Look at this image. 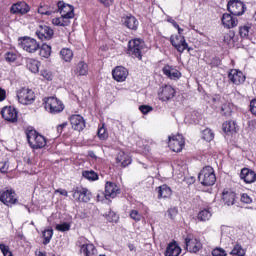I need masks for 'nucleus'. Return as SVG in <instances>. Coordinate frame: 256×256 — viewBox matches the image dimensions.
Here are the masks:
<instances>
[{
    "mask_svg": "<svg viewBox=\"0 0 256 256\" xmlns=\"http://www.w3.org/2000/svg\"><path fill=\"white\" fill-rule=\"evenodd\" d=\"M15 191L13 190H2L0 191V201L9 207V205H15L17 198L15 197Z\"/></svg>",
    "mask_w": 256,
    "mask_h": 256,
    "instance_id": "obj_14",
    "label": "nucleus"
},
{
    "mask_svg": "<svg viewBox=\"0 0 256 256\" xmlns=\"http://www.w3.org/2000/svg\"><path fill=\"white\" fill-rule=\"evenodd\" d=\"M212 256H227V252L223 248H215L212 250Z\"/></svg>",
    "mask_w": 256,
    "mask_h": 256,
    "instance_id": "obj_49",
    "label": "nucleus"
},
{
    "mask_svg": "<svg viewBox=\"0 0 256 256\" xmlns=\"http://www.w3.org/2000/svg\"><path fill=\"white\" fill-rule=\"evenodd\" d=\"M211 216V211H209V209H204L198 213L197 217L199 221H209Z\"/></svg>",
    "mask_w": 256,
    "mask_h": 256,
    "instance_id": "obj_39",
    "label": "nucleus"
},
{
    "mask_svg": "<svg viewBox=\"0 0 256 256\" xmlns=\"http://www.w3.org/2000/svg\"><path fill=\"white\" fill-rule=\"evenodd\" d=\"M29 11H31V7H29V4L26 2H17L10 8L12 15H27Z\"/></svg>",
    "mask_w": 256,
    "mask_h": 256,
    "instance_id": "obj_15",
    "label": "nucleus"
},
{
    "mask_svg": "<svg viewBox=\"0 0 256 256\" xmlns=\"http://www.w3.org/2000/svg\"><path fill=\"white\" fill-rule=\"evenodd\" d=\"M70 123L75 131H83L85 129V119L79 114L72 115L70 117Z\"/></svg>",
    "mask_w": 256,
    "mask_h": 256,
    "instance_id": "obj_21",
    "label": "nucleus"
},
{
    "mask_svg": "<svg viewBox=\"0 0 256 256\" xmlns=\"http://www.w3.org/2000/svg\"><path fill=\"white\" fill-rule=\"evenodd\" d=\"M235 198V192H223L222 199L228 207H230V205H235Z\"/></svg>",
    "mask_w": 256,
    "mask_h": 256,
    "instance_id": "obj_31",
    "label": "nucleus"
},
{
    "mask_svg": "<svg viewBox=\"0 0 256 256\" xmlns=\"http://www.w3.org/2000/svg\"><path fill=\"white\" fill-rule=\"evenodd\" d=\"M170 43L175 47L178 53H183L185 49H188V51H191V48H189V44H187V41H185V36H182V35L171 36Z\"/></svg>",
    "mask_w": 256,
    "mask_h": 256,
    "instance_id": "obj_11",
    "label": "nucleus"
},
{
    "mask_svg": "<svg viewBox=\"0 0 256 256\" xmlns=\"http://www.w3.org/2000/svg\"><path fill=\"white\" fill-rule=\"evenodd\" d=\"M119 193H121V190L117 184L113 182H106L104 194L106 199H109V197L111 199H115Z\"/></svg>",
    "mask_w": 256,
    "mask_h": 256,
    "instance_id": "obj_18",
    "label": "nucleus"
},
{
    "mask_svg": "<svg viewBox=\"0 0 256 256\" xmlns=\"http://www.w3.org/2000/svg\"><path fill=\"white\" fill-rule=\"evenodd\" d=\"M20 46L23 48L24 51L27 53H35L39 51L40 45L37 40L31 37H24L20 42Z\"/></svg>",
    "mask_w": 256,
    "mask_h": 256,
    "instance_id": "obj_9",
    "label": "nucleus"
},
{
    "mask_svg": "<svg viewBox=\"0 0 256 256\" xmlns=\"http://www.w3.org/2000/svg\"><path fill=\"white\" fill-rule=\"evenodd\" d=\"M97 135L102 141H105V139H107L108 134L107 129H105V124H102V126L98 128Z\"/></svg>",
    "mask_w": 256,
    "mask_h": 256,
    "instance_id": "obj_43",
    "label": "nucleus"
},
{
    "mask_svg": "<svg viewBox=\"0 0 256 256\" xmlns=\"http://www.w3.org/2000/svg\"><path fill=\"white\" fill-rule=\"evenodd\" d=\"M177 213H178V210L176 207L170 208L168 210V217H170L171 219H175V217H177Z\"/></svg>",
    "mask_w": 256,
    "mask_h": 256,
    "instance_id": "obj_56",
    "label": "nucleus"
},
{
    "mask_svg": "<svg viewBox=\"0 0 256 256\" xmlns=\"http://www.w3.org/2000/svg\"><path fill=\"white\" fill-rule=\"evenodd\" d=\"M237 127L235 121H226L223 123V131L224 133H233L236 131Z\"/></svg>",
    "mask_w": 256,
    "mask_h": 256,
    "instance_id": "obj_36",
    "label": "nucleus"
},
{
    "mask_svg": "<svg viewBox=\"0 0 256 256\" xmlns=\"http://www.w3.org/2000/svg\"><path fill=\"white\" fill-rule=\"evenodd\" d=\"M234 38H235V31L229 30V32L224 35L223 41L224 43H226V45H230V43L233 41Z\"/></svg>",
    "mask_w": 256,
    "mask_h": 256,
    "instance_id": "obj_44",
    "label": "nucleus"
},
{
    "mask_svg": "<svg viewBox=\"0 0 256 256\" xmlns=\"http://www.w3.org/2000/svg\"><path fill=\"white\" fill-rule=\"evenodd\" d=\"M17 97L22 105H31L35 101V92L29 88H22L17 92Z\"/></svg>",
    "mask_w": 256,
    "mask_h": 256,
    "instance_id": "obj_6",
    "label": "nucleus"
},
{
    "mask_svg": "<svg viewBox=\"0 0 256 256\" xmlns=\"http://www.w3.org/2000/svg\"><path fill=\"white\" fill-rule=\"evenodd\" d=\"M7 93L5 92L4 89L0 88V101H5Z\"/></svg>",
    "mask_w": 256,
    "mask_h": 256,
    "instance_id": "obj_63",
    "label": "nucleus"
},
{
    "mask_svg": "<svg viewBox=\"0 0 256 256\" xmlns=\"http://www.w3.org/2000/svg\"><path fill=\"white\" fill-rule=\"evenodd\" d=\"M38 13H40V15H53V13H55V11H52L49 9V6L44 5V6H40L38 8Z\"/></svg>",
    "mask_w": 256,
    "mask_h": 256,
    "instance_id": "obj_45",
    "label": "nucleus"
},
{
    "mask_svg": "<svg viewBox=\"0 0 256 256\" xmlns=\"http://www.w3.org/2000/svg\"><path fill=\"white\" fill-rule=\"evenodd\" d=\"M130 217L134 221H141V214H139V211H137V210H132L130 212Z\"/></svg>",
    "mask_w": 256,
    "mask_h": 256,
    "instance_id": "obj_52",
    "label": "nucleus"
},
{
    "mask_svg": "<svg viewBox=\"0 0 256 256\" xmlns=\"http://www.w3.org/2000/svg\"><path fill=\"white\" fill-rule=\"evenodd\" d=\"M171 188L167 185H162L158 188V197L159 199H167L171 197Z\"/></svg>",
    "mask_w": 256,
    "mask_h": 256,
    "instance_id": "obj_32",
    "label": "nucleus"
},
{
    "mask_svg": "<svg viewBox=\"0 0 256 256\" xmlns=\"http://www.w3.org/2000/svg\"><path fill=\"white\" fill-rule=\"evenodd\" d=\"M240 179H242L244 183H255L256 173L249 168H243L240 173Z\"/></svg>",
    "mask_w": 256,
    "mask_h": 256,
    "instance_id": "obj_22",
    "label": "nucleus"
},
{
    "mask_svg": "<svg viewBox=\"0 0 256 256\" xmlns=\"http://www.w3.org/2000/svg\"><path fill=\"white\" fill-rule=\"evenodd\" d=\"M230 255L245 256V249L240 244H235Z\"/></svg>",
    "mask_w": 256,
    "mask_h": 256,
    "instance_id": "obj_41",
    "label": "nucleus"
},
{
    "mask_svg": "<svg viewBox=\"0 0 256 256\" xmlns=\"http://www.w3.org/2000/svg\"><path fill=\"white\" fill-rule=\"evenodd\" d=\"M249 29H251L249 26H242L239 28V34L242 39H247L249 37Z\"/></svg>",
    "mask_w": 256,
    "mask_h": 256,
    "instance_id": "obj_46",
    "label": "nucleus"
},
{
    "mask_svg": "<svg viewBox=\"0 0 256 256\" xmlns=\"http://www.w3.org/2000/svg\"><path fill=\"white\" fill-rule=\"evenodd\" d=\"M175 97V88L171 85L162 86L158 91L160 101H171Z\"/></svg>",
    "mask_w": 256,
    "mask_h": 256,
    "instance_id": "obj_12",
    "label": "nucleus"
},
{
    "mask_svg": "<svg viewBox=\"0 0 256 256\" xmlns=\"http://www.w3.org/2000/svg\"><path fill=\"white\" fill-rule=\"evenodd\" d=\"M80 254L82 256H97V248L93 244H82Z\"/></svg>",
    "mask_w": 256,
    "mask_h": 256,
    "instance_id": "obj_25",
    "label": "nucleus"
},
{
    "mask_svg": "<svg viewBox=\"0 0 256 256\" xmlns=\"http://www.w3.org/2000/svg\"><path fill=\"white\" fill-rule=\"evenodd\" d=\"M221 111L225 117H231L233 113V104L225 103L221 107Z\"/></svg>",
    "mask_w": 256,
    "mask_h": 256,
    "instance_id": "obj_40",
    "label": "nucleus"
},
{
    "mask_svg": "<svg viewBox=\"0 0 256 256\" xmlns=\"http://www.w3.org/2000/svg\"><path fill=\"white\" fill-rule=\"evenodd\" d=\"M70 229H71V225L67 222L56 225V231L65 232V231H69Z\"/></svg>",
    "mask_w": 256,
    "mask_h": 256,
    "instance_id": "obj_47",
    "label": "nucleus"
},
{
    "mask_svg": "<svg viewBox=\"0 0 256 256\" xmlns=\"http://www.w3.org/2000/svg\"><path fill=\"white\" fill-rule=\"evenodd\" d=\"M0 251L4 256H13V253H11V250H9V246L5 244H0Z\"/></svg>",
    "mask_w": 256,
    "mask_h": 256,
    "instance_id": "obj_48",
    "label": "nucleus"
},
{
    "mask_svg": "<svg viewBox=\"0 0 256 256\" xmlns=\"http://www.w3.org/2000/svg\"><path fill=\"white\" fill-rule=\"evenodd\" d=\"M128 75L129 71H127L123 66H118L112 71L113 79L119 83H123V81L127 79Z\"/></svg>",
    "mask_w": 256,
    "mask_h": 256,
    "instance_id": "obj_20",
    "label": "nucleus"
},
{
    "mask_svg": "<svg viewBox=\"0 0 256 256\" xmlns=\"http://www.w3.org/2000/svg\"><path fill=\"white\" fill-rule=\"evenodd\" d=\"M54 33L53 29L47 25H39L36 30V35L41 41L53 39Z\"/></svg>",
    "mask_w": 256,
    "mask_h": 256,
    "instance_id": "obj_16",
    "label": "nucleus"
},
{
    "mask_svg": "<svg viewBox=\"0 0 256 256\" xmlns=\"http://www.w3.org/2000/svg\"><path fill=\"white\" fill-rule=\"evenodd\" d=\"M57 7L58 13H60V15L70 17L72 19L75 17V8L72 5H69L63 1H59L57 3Z\"/></svg>",
    "mask_w": 256,
    "mask_h": 256,
    "instance_id": "obj_17",
    "label": "nucleus"
},
{
    "mask_svg": "<svg viewBox=\"0 0 256 256\" xmlns=\"http://www.w3.org/2000/svg\"><path fill=\"white\" fill-rule=\"evenodd\" d=\"M60 56L63 59V61H66V63H69V61H71V59H73V50H71L69 48H63L60 51Z\"/></svg>",
    "mask_w": 256,
    "mask_h": 256,
    "instance_id": "obj_34",
    "label": "nucleus"
},
{
    "mask_svg": "<svg viewBox=\"0 0 256 256\" xmlns=\"http://www.w3.org/2000/svg\"><path fill=\"white\" fill-rule=\"evenodd\" d=\"M106 219L110 223H113V221H117L118 217H117V214H115V212H109V214L106 215Z\"/></svg>",
    "mask_w": 256,
    "mask_h": 256,
    "instance_id": "obj_55",
    "label": "nucleus"
},
{
    "mask_svg": "<svg viewBox=\"0 0 256 256\" xmlns=\"http://www.w3.org/2000/svg\"><path fill=\"white\" fill-rule=\"evenodd\" d=\"M67 125H68L67 122H64V123H62V124H59V125L57 126V131H58L59 133H63V129H65V127H67Z\"/></svg>",
    "mask_w": 256,
    "mask_h": 256,
    "instance_id": "obj_60",
    "label": "nucleus"
},
{
    "mask_svg": "<svg viewBox=\"0 0 256 256\" xmlns=\"http://www.w3.org/2000/svg\"><path fill=\"white\" fill-rule=\"evenodd\" d=\"M5 59L9 63H13L14 61L17 60V54H15L13 52H7L6 55H5Z\"/></svg>",
    "mask_w": 256,
    "mask_h": 256,
    "instance_id": "obj_50",
    "label": "nucleus"
},
{
    "mask_svg": "<svg viewBox=\"0 0 256 256\" xmlns=\"http://www.w3.org/2000/svg\"><path fill=\"white\" fill-rule=\"evenodd\" d=\"M116 163L118 167H128V165H131V157L129 154L121 151L116 157Z\"/></svg>",
    "mask_w": 256,
    "mask_h": 256,
    "instance_id": "obj_24",
    "label": "nucleus"
},
{
    "mask_svg": "<svg viewBox=\"0 0 256 256\" xmlns=\"http://www.w3.org/2000/svg\"><path fill=\"white\" fill-rule=\"evenodd\" d=\"M72 197L79 203H89L91 201V192L87 188H75L72 190Z\"/></svg>",
    "mask_w": 256,
    "mask_h": 256,
    "instance_id": "obj_8",
    "label": "nucleus"
},
{
    "mask_svg": "<svg viewBox=\"0 0 256 256\" xmlns=\"http://www.w3.org/2000/svg\"><path fill=\"white\" fill-rule=\"evenodd\" d=\"M40 57H44V59H49L51 57V46L47 44H43L40 47Z\"/></svg>",
    "mask_w": 256,
    "mask_h": 256,
    "instance_id": "obj_37",
    "label": "nucleus"
},
{
    "mask_svg": "<svg viewBox=\"0 0 256 256\" xmlns=\"http://www.w3.org/2000/svg\"><path fill=\"white\" fill-rule=\"evenodd\" d=\"M203 245L197 238H194L193 235L188 234L185 238V249L189 251V253H198L201 251Z\"/></svg>",
    "mask_w": 256,
    "mask_h": 256,
    "instance_id": "obj_10",
    "label": "nucleus"
},
{
    "mask_svg": "<svg viewBox=\"0 0 256 256\" xmlns=\"http://www.w3.org/2000/svg\"><path fill=\"white\" fill-rule=\"evenodd\" d=\"M141 113H143V115H147V113H150V111H153V107L148 106V105H142L139 107Z\"/></svg>",
    "mask_w": 256,
    "mask_h": 256,
    "instance_id": "obj_53",
    "label": "nucleus"
},
{
    "mask_svg": "<svg viewBox=\"0 0 256 256\" xmlns=\"http://www.w3.org/2000/svg\"><path fill=\"white\" fill-rule=\"evenodd\" d=\"M121 21L125 25V27L132 30L137 29L139 25V21H137V18L131 15L122 17Z\"/></svg>",
    "mask_w": 256,
    "mask_h": 256,
    "instance_id": "obj_26",
    "label": "nucleus"
},
{
    "mask_svg": "<svg viewBox=\"0 0 256 256\" xmlns=\"http://www.w3.org/2000/svg\"><path fill=\"white\" fill-rule=\"evenodd\" d=\"M228 11L234 17H239L245 13V3L241 0H230L227 4Z\"/></svg>",
    "mask_w": 256,
    "mask_h": 256,
    "instance_id": "obj_7",
    "label": "nucleus"
},
{
    "mask_svg": "<svg viewBox=\"0 0 256 256\" xmlns=\"http://www.w3.org/2000/svg\"><path fill=\"white\" fill-rule=\"evenodd\" d=\"M222 23L226 29H233V27H237L239 20L231 14H223Z\"/></svg>",
    "mask_w": 256,
    "mask_h": 256,
    "instance_id": "obj_23",
    "label": "nucleus"
},
{
    "mask_svg": "<svg viewBox=\"0 0 256 256\" xmlns=\"http://www.w3.org/2000/svg\"><path fill=\"white\" fill-rule=\"evenodd\" d=\"M163 73L166 77H169V79H179V77H181V72L169 65L163 68Z\"/></svg>",
    "mask_w": 256,
    "mask_h": 256,
    "instance_id": "obj_27",
    "label": "nucleus"
},
{
    "mask_svg": "<svg viewBox=\"0 0 256 256\" xmlns=\"http://www.w3.org/2000/svg\"><path fill=\"white\" fill-rule=\"evenodd\" d=\"M43 237H44L43 245H49V243H51V239L53 237V229L44 230Z\"/></svg>",
    "mask_w": 256,
    "mask_h": 256,
    "instance_id": "obj_42",
    "label": "nucleus"
},
{
    "mask_svg": "<svg viewBox=\"0 0 256 256\" xmlns=\"http://www.w3.org/2000/svg\"><path fill=\"white\" fill-rule=\"evenodd\" d=\"M145 47V42L141 39H134L128 42V48L126 50L127 55L133 57V59H143V48Z\"/></svg>",
    "mask_w": 256,
    "mask_h": 256,
    "instance_id": "obj_2",
    "label": "nucleus"
},
{
    "mask_svg": "<svg viewBox=\"0 0 256 256\" xmlns=\"http://www.w3.org/2000/svg\"><path fill=\"white\" fill-rule=\"evenodd\" d=\"M26 67L31 73H39V61L35 59H27Z\"/></svg>",
    "mask_w": 256,
    "mask_h": 256,
    "instance_id": "obj_33",
    "label": "nucleus"
},
{
    "mask_svg": "<svg viewBox=\"0 0 256 256\" xmlns=\"http://www.w3.org/2000/svg\"><path fill=\"white\" fill-rule=\"evenodd\" d=\"M71 19L69 16L61 15L59 18L52 19V23L57 27H69L71 25Z\"/></svg>",
    "mask_w": 256,
    "mask_h": 256,
    "instance_id": "obj_28",
    "label": "nucleus"
},
{
    "mask_svg": "<svg viewBox=\"0 0 256 256\" xmlns=\"http://www.w3.org/2000/svg\"><path fill=\"white\" fill-rule=\"evenodd\" d=\"M228 79H230L231 83H234V85H241V83H245V75L237 69L230 70L228 73Z\"/></svg>",
    "mask_w": 256,
    "mask_h": 256,
    "instance_id": "obj_19",
    "label": "nucleus"
},
{
    "mask_svg": "<svg viewBox=\"0 0 256 256\" xmlns=\"http://www.w3.org/2000/svg\"><path fill=\"white\" fill-rule=\"evenodd\" d=\"M87 73H89V66L84 61H80L77 64L75 75H77L78 77H81V76L87 75Z\"/></svg>",
    "mask_w": 256,
    "mask_h": 256,
    "instance_id": "obj_30",
    "label": "nucleus"
},
{
    "mask_svg": "<svg viewBox=\"0 0 256 256\" xmlns=\"http://www.w3.org/2000/svg\"><path fill=\"white\" fill-rule=\"evenodd\" d=\"M241 201H242V203H246L247 205H249V203L253 202V200L251 199V196L246 193L241 195Z\"/></svg>",
    "mask_w": 256,
    "mask_h": 256,
    "instance_id": "obj_54",
    "label": "nucleus"
},
{
    "mask_svg": "<svg viewBox=\"0 0 256 256\" xmlns=\"http://www.w3.org/2000/svg\"><path fill=\"white\" fill-rule=\"evenodd\" d=\"M104 7H110L113 5V0H98Z\"/></svg>",
    "mask_w": 256,
    "mask_h": 256,
    "instance_id": "obj_59",
    "label": "nucleus"
},
{
    "mask_svg": "<svg viewBox=\"0 0 256 256\" xmlns=\"http://www.w3.org/2000/svg\"><path fill=\"white\" fill-rule=\"evenodd\" d=\"M168 147L174 151V153H181L185 147V138H183L181 134L169 136Z\"/></svg>",
    "mask_w": 256,
    "mask_h": 256,
    "instance_id": "obj_5",
    "label": "nucleus"
},
{
    "mask_svg": "<svg viewBox=\"0 0 256 256\" xmlns=\"http://www.w3.org/2000/svg\"><path fill=\"white\" fill-rule=\"evenodd\" d=\"M198 181L204 187H211L215 185L217 176H215V170L211 166H205L198 175Z\"/></svg>",
    "mask_w": 256,
    "mask_h": 256,
    "instance_id": "obj_1",
    "label": "nucleus"
},
{
    "mask_svg": "<svg viewBox=\"0 0 256 256\" xmlns=\"http://www.w3.org/2000/svg\"><path fill=\"white\" fill-rule=\"evenodd\" d=\"M202 139H204V141H207L209 143V142L213 141V139H215V134L213 133V131L211 129L206 128L202 132Z\"/></svg>",
    "mask_w": 256,
    "mask_h": 256,
    "instance_id": "obj_38",
    "label": "nucleus"
},
{
    "mask_svg": "<svg viewBox=\"0 0 256 256\" xmlns=\"http://www.w3.org/2000/svg\"><path fill=\"white\" fill-rule=\"evenodd\" d=\"M181 255V247L175 243H170L166 248L165 256H179Z\"/></svg>",
    "mask_w": 256,
    "mask_h": 256,
    "instance_id": "obj_29",
    "label": "nucleus"
},
{
    "mask_svg": "<svg viewBox=\"0 0 256 256\" xmlns=\"http://www.w3.org/2000/svg\"><path fill=\"white\" fill-rule=\"evenodd\" d=\"M9 171V161L0 162V173H8Z\"/></svg>",
    "mask_w": 256,
    "mask_h": 256,
    "instance_id": "obj_51",
    "label": "nucleus"
},
{
    "mask_svg": "<svg viewBox=\"0 0 256 256\" xmlns=\"http://www.w3.org/2000/svg\"><path fill=\"white\" fill-rule=\"evenodd\" d=\"M27 141L32 149H43L47 145V139L35 130H29L27 133Z\"/></svg>",
    "mask_w": 256,
    "mask_h": 256,
    "instance_id": "obj_3",
    "label": "nucleus"
},
{
    "mask_svg": "<svg viewBox=\"0 0 256 256\" xmlns=\"http://www.w3.org/2000/svg\"><path fill=\"white\" fill-rule=\"evenodd\" d=\"M211 67H219V65H221V59L215 57L211 60L210 63Z\"/></svg>",
    "mask_w": 256,
    "mask_h": 256,
    "instance_id": "obj_57",
    "label": "nucleus"
},
{
    "mask_svg": "<svg viewBox=\"0 0 256 256\" xmlns=\"http://www.w3.org/2000/svg\"><path fill=\"white\" fill-rule=\"evenodd\" d=\"M250 111L253 115H256V99L250 102Z\"/></svg>",
    "mask_w": 256,
    "mask_h": 256,
    "instance_id": "obj_58",
    "label": "nucleus"
},
{
    "mask_svg": "<svg viewBox=\"0 0 256 256\" xmlns=\"http://www.w3.org/2000/svg\"><path fill=\"white\" fill-rule=\"evenodd\" d=\"M42 77H44V79H47L49 81V79H51V73L48 72L47 70H44L41 72Z\"/></svg>",
    "mask_w": 256,
    "mask_h": 256,
    "instance_id": "obj_61",
    "label": "nucleus"
},
{
    "mask_svg": "<svg viewBox=\"0 0 256 256\" xmlns=\"http://www.w3.org/2000/svg\"><path fill=\"white\" fill-rule=\"evenodd\" d=\"M169 23H171L173 25V27H175V29L179 28V24H177V22L173 19H169L168 20Z\"/></svg>",
    "mask_w": 256,
    "mask_h": 256,
    "instance_id": "obj_64",
    "label": "nucleus"
},
{
    "mask_svg": "<svg viewBox=\"0 0 256 256\" xmlns=\"http://www.w3.org/2000/svg\"><path fill=\"white\" fill-rule=\"evenodd\" d=\"M55 193H59L60 195H64V197H68L69 193L65 189H57Z\"/></svg>",
    "mask_w": 256,
    "mask_h": 256,
    "instance_id": "obj_62",
    "label": "nucleus"
},
{
    "mask_svg": "<svg viewBox=\"0 0 256 256\" xmlns=\"http://www.w3.org/2000/svg\"><path fill=\"white\" fill-rule=\"evenodd\" d=\"M45 109L52 115L56 113H61L65 109V105L59 99L55 97H49L45 99Z\"/></svg>",
    "mask_w": 256,
    "mask_h": 256,
    "instance_id": "obj_4",
    "label": "nucleus"
},
{
    "mask_svg": "<svg viewBox=\"0 0 256 256\" xmlns=\"http://www.w3.org/2000/svg\"><path fill=\"white\" fill-rule=\"evenodd\" d=\"M82 176L84 179H88V181H97L99 179V175L93 170H86L82 172Z\"/></svg>",
    "mask_w": 256,
    "mask_h": 256,
    "instance_id": "obj_35",
    "label": "nucleus"
},
{
    "mask_svg": "<svg viewBox=\"0 0 256 256\" xmlns=\"http://www.w3.org/2000/svg\"><path fill=\"white\" fill-rule=\"evenodd\" d=\"M1 115L5 121H8L9 123H17L18 119V113L17 109L13 106H6L2 109Z\"/></svg>",
    "mask_w": 256,
    "mask_h": 256,
    "instance_id": "obj_13",
    "label": "nucleus"
}]
</instances>
